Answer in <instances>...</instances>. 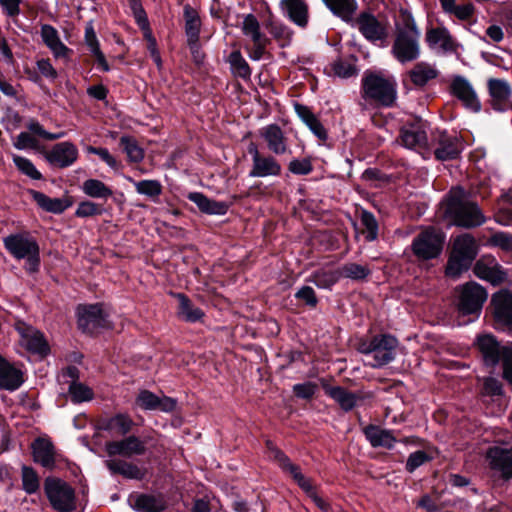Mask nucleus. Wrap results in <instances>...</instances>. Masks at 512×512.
Wrapping results in <instances>:
<instances>
[{
  "label": "nucleus",
  "mask_w": 512,
  "mask_h": 512,
  "mask_svg": "<svg viewBox=\"0 0 512 512\" xmlns=\"http://www.w3.org/2000/svg\"><path fill=\"white\" fill-rule=\"evenodd\" d=\"M420 32L411 14L403 12L396 21V37L392 54L400 63L412 62L420 56Z\"/></svg>",
  "instance_id": "1"
},
{
  "label": "nucleus",
  "mask_w": 512,
  "mask_h": 512,
  "mask_svg": "<svg viewBox=\"0 0 512 512\" xmlns=\"http://www.w3.org/2000/svg\"><path fill=\"white\" fill-rule=\"evenodd\" d=\"M3 245L16 260L25 261V270L29 273L38 271L40 265V248L37 240L28 232L10 234L3 238Z\"/></svg>",
  "instance_id": "2"
},
{
  "label": "nucleus",
  "mask_w": 512,
  "mask_h": 512,
  "mask_svg": "<svg viewBox=\"0 0 512 512\" xmlns=\"http://www.w3.org/2000/svg\"><path fill=\"white\" fill-rule=\"evenodd\" d=\"M486 221L479 206L467 200L462 189L450 190V225L463 228H474L481 226Z\"/></svg>",
  "instance_id": "3"
},
{
  "label": "nucleus",
  "mask_w": 512,
  "mask_h": 512,
  "mask_svg": "<svg viewBox=\"0 0 512 512\" xmlns=\"http://www.w3.org/2000/svg\"><path fill=\"white\" fill-rule=\"evenodd\" d=\"M487 298L486 289L474 281L455 288V305L459 314L463 316L478 318Z\"/></svg>",
  "instance_id": "4"
},
{
  "label": "nucleus",
  "mask_w": 512,
  "mask_h": 512,
  "mask_svg": "<svg viewBox=\"0 0 512 512\" xmlns=\"http://www.w3.org/2000/svg\"><path fill=\"white\" fill-rule=\"evenodd\" d=\"M397 345L395 337L384 334L375 336L370 341L360 342L358 349L367 356V365L379 368L394 360Z\"/></svg>",
  "instance_id": "5"
},
{
  "label": "nucleus",
  "mask_w": 512,
  "mask_h": 512,
  "mask_svg": "<svg viewBox=\"0 0 512 512\" xmlns=\"http://www.w3.org/2000/svg\"><path fill=\"white\" fill-rule=\"evenodd\" d=\"M44 491L56 511L72 512L76 509L75 491L62 479L47 477L44 481Z\"/></svg>",
  "instance_id": "6"
},
{
  "label": "nucleus",
  "mask_w": 512,
  "mask_h": 512,
  "mask_svg": "<svg viewBox=\"0 0 512 512\" xmlns=\"http://www.w3.org/2000/svg\"><path fill=\"white\" fill-rule=\"evenodd\" d=\"M267 448L270 457L276 460L279 466L286 472H289L297 484L312 498L314 503L323 511L329 510V504L319 497L313 490V486L308 478L300 471L299 467L290 462L289 458L282 453L271 442H267Z\"/></svg>",
  "instance_id": "7"
},
{
  "label": "nucleus",
  "mask_w": 512,
  "mask_h": 512,
  "mask_svg": "<svg viewBox=\"0 0 512 512\" xmlns=\"http://www.w3.org/2000/svg\"><path fill=\"white\" fill-rule=\"evenodd\" d=\"M365 98L373 99L383 105L390 106L396 99L395 83L376 73H366L362 80Z\"/></svg>",
  "instance_id": "8"
},
{
  "label": "nucleus",
  "mask_w": 512,
  "mask_h": 512,
  "mask_svg": "<svg viewBox=\"0 0 512 512\" xmlns=\"http://www.w3.org/2000/svg\"><path fill=\"white\" fill-rule=\"evenodd\" d=\"M445 234L435 228H428L419 233L412 241L411 249L419 260H430L442 252Z\"/></svg>",
  "instance_id": "9"
},
{
  "label": "nucleus",
  "mask_w": 512,
  "mask_h": 512,
  "mask_svg": "<svg viewBox=\"0 0 512 512\" xmlns=\"http://www.w3.org/2000/svg\"><path fill=\"white\" fill-rule=\"evenodd\" d=\"M76 314L78 327L83 332L94 333L111 328L109 312L102 304L79 305Z\"/></svg>",
  "instance_id": "10"
},
{
  "label": "nucleus",
  "mask_w": 512,
  "mask_h": 512,
  "mask_svg": "<svg viewBox=\"0 0 512 512\" xmlns=\"http://www.w3.org/2000/svg\"><path fill=\"white\" fill-rule=\"evenodd\" d=\"M476 255V243L469 234L455 239L453 252L450 253V275L468 269Z\"/></svg>",
  "instance_id": "11"
},
{
  "label": "nucleus",
  "mask_w": 512,
  "mask_h": 512,
  "mask_svg": "<svg viewBox=\"0 0 512 512\" xmlns=\"http://www.w3.org/2000/svg\"><path fill=\"white\" fill-rule=\"evenodd\" d=\"M450 92L461 101L462 105L471 112H479L481 104L471 82L460 75L453 76L450 82Z\"/></svg>",
  "instance_id": "12"
},
{
  "label": "nucleus",
  "mask_w": 512,
  "mask_h": 512,
  "mask_svg": "<svg viewBox=\"0 0 512 512\" xmlns=\"http://www.w3.org/2000/svg\"><path fill=\"white\" fill-rule=\"evenodd\" d=\"M248 152L252 156V169L249 172L250 177L264 178L269 176H278L281 173L280 163L270 155H261L254 144H250Z\"/></svg>",
  "instance_id": "13"
},
{
  "label": "nucleus",
  "mask_w": 512,
  "mask_h": 512,
  "mask_svg": "<svg viewBox=\"0 0 512 512\" xmlns=\"http://www.w3.org/2000/svg\"><path fill=\"white\" fill-rule=\"evenodd\" d=\"M400 139L409 149L423 148L427 145V124L422 119H415L401 128Z\"/></svg>",
  "instance_id": "14"
},
{
  "label": "nucleus",
  "mask_w": 512,
  "mask_h": 512,
  "mask_svg": "<svg viewBox=\"0 0 512 512\" xmlns=\"http://www.w3.org/2000/svg\"><path fill=\"white\" fill-rule=\"evenodd\" d=\"M16 330L20 335L21 345L28 351L41 356L49 352V346L39 330L23 322L17 323Z\"/></svg>",
  "instance_id": "15"
},
{
  "label": "nucleus",
  "mask_w": 512,
  "mask_h": 512,
  "mask_svg": "<svg viewBox=\"0 0 512 512\" xmlns=\"http://www.w3.org/2000/svg\"><path fill=\"white\" fill-rule=\"evenodd\" d=\"M46 161L58 168H66L73 165L78 158L77 147L69 142L64 141L52 146L44 155Z\"/></svg>",
  "instance_id": "16"
},
{
  "label": "nucleus",
  "mask_w": 512,
  "mask_h": 512,
  "mask_svg": "<svg viewBox=\"0 0 512 512\" xmlns=\"http://www.w3.org/2000/svg\"><path fill=\"white\" fill-rule=\"evenodd\" d=\"M473 272L478 278L494 286L501 284L506 279V272L496 259L489 255L483 256L477 260L473 267Z\"/></svg>",
  "instance_id": "17"
},
{
  "label": "nucleus",
  "mask_w": 512,
  "mask_h": 512,
  "mask_svg": "<svg viewBox=\"0 0 512 512\" xmlns=\"http://www.w3.org/2000/svg\"><path fill=\"white\" fill-rule=\"evenodd\" d=\"M323 389L344 411L354 409L368 397L363 391L353 392L342 386L323 385Z\"/></svg>",
  "instance_id": "18"
},
{
  "label": "nucleus",
  "mask_w": 512,
  "mask_h": 512,
  "mask_svg": "<svg viewBox=\"0 0 512 512\" xmlns=\"http://www.w3.org/2000/svg\"><path fill=\"white\" fill-rule=\"evenodd\" d=\"M105 450L110 457L122 456L131 458L145 453V443L138 437L131 435L118 441L106 443Z\"/></svg>",
  "instance_id": "19"
},
{
  "label": "nucleus",
  "mask_w": 512,
  "mask_h": 512,
  "mask_svg": "<svg viewBox=\"0 0 512 512\" xmlns=\"http://www.w3.org/2000/svg\"><path fill=\"white\" fill-rule=\"evenodd\" d=\"M259 136L265 141L269 151L275 155L289 152L287 138L282 129L276 124H269L259 130Z\"/></svg>",
  "instance_id": "20"
},
{
  "label": "nucleus",
  "mask_w": 512,
  "mask_h": 512,
  "mask_svg": "<svg viewBox=\"0 0 512 512\" xmlns=\"http://www.w3.org/2000/svg\"><path fill=\"white\" fill-rule=\"evenodd\" d=\"M479 350L482 354L484 363L487 366L494 367L501 360L503 362V352L512 350L508 347H502L498 341L490 334L481 335L477 339Z\"/></svg>",
  "instance_id": "21"
},
{
  "label": "nucleus",
  "mask_w": 512,
  "mask_h": 512,
  "mask_svg": "<svg viewBox=\"0 0 512 512\" xmlns=\"http://www.w3.org/2000/svg\"><path fill=\"white\" fill-rule=\"evenodd\" d=\"M490 468L504 478L512 477V448L492 447L487 452Z\"/></svg>",
  "instance_id": "22"
},
{
  "label": "nucleus",
  "mask_w": 512,
  "mask_h": 512,
  "mask_svg": "<svg viewBox=\"0 0 512 512\" xmlns=\"http://www.w3.org/2000/svg\"><path fill=\"white\" fill-rule=\"evenodd\" d=\"M33 459L43 467L52 469L55 465V448L47 436L36 438L31 444Z\"/></svg>",
  "instance_id": "23"
},
{
  "label": "nucleus",
  "mask_w": 512,
  "mask_h": 512,
  "mask_svg": "<svg viewBox=\"0 0 512 512\" xmlns=\"http://www.w3.org/2000/svg\"><path fill=\"white\" fill-rule=\"evenodd\" d=\"M357 26L362 35L371 42L384 40L387 36L385 25L371 14L362 13L357 19Z\"/></svg>",
  "instance_id": "24"
},
{
  "label": "nucleus",
  "mask_w": 512,
  "mask_h": 512,
  "mask_svg": "<svg viewBox=\"0 0 512 512\" xmlns=\"http://www.w3.org/2000/svg\"><path fill=\"white\" fill-rule=\"evenodd\" d=\"M23 382L22 371L0 355V389L15 391Z\"/></svg>",
  "instance_id": "25"
},
{
  "label": "nucleus",
  "mask_w": 512,
  "mask_h": 512,
  "mask_svg": "<svg viewBox=\"0 0 512 512\" xmlns=\"http://www.w3.org/2000/svg\"><path fill=\"white\" fill-rule=\"evenodd\" d=\"M41 38L57 59L67 60L70 49L61 41L58 31L49 24L41 26Z\"/></svg>",
  "instance_id": "26"
},
{
  "label": "nucleus",
  "mask_w": 512,
  "mask_h": 512,
  "mask_svg": "<svg viewBox=\"0 0 512 512\" xmlns=\"http://www.w3.org/2000/svg\"><path fill=\"white\" fill-rule=\"evenodd\" d=\"M488 88L494 109L498 111L506 110L511 96V88L508 82L501 79H490Z\"/></svg>",
  "instance_id": "27"
},
{
  "label": "nucleus",
  "mask_w": 512,
  "mask_h": 512,
  "mask_svg": "<svg viewBox=\"0 0 512 512\" xmlns=\"http://www.w3.org/2000/svg\"><path fill=\"white\" fill-rule=\"evenodd\" d=\"M283 13L296 25L305 27L308 23V6L304 0H282Z\"/></svg>",
  "instance_id": "28"
},
{
  "label": "nucleus",
  "mask_w": 512,
  "mask_h": 512,
  "mask_svg": "<svg viewBox=\"0 0 512 512\" xmlns=\"http://www.w3.org/2000/svg\"><path fill=\"white\" fill-rule=\"evenodd\" d=\"M185 16V33L190 50L194 52L197 49L199 41L201 21L197 12L190 6L184 8Z\"/></svg>",
  "instance_id": "29"
},
{
  "label": "nucleus",
  "mask_w": 512,
  "mask_h": 512,
  "mask_svg": "<svg viewBox=\"0 0 512 512\" xmlns=\"http://www.w3.org/2000/svg\"><path fill=\"white\" fill-rule=\"evenodd\" d=\"M129 502L138 512H161L165 508V502L160 496L141 494L132 496Z\"/></svg>",
  "instance_id": "30"
},
{
  "label": "nucleus",
  "mask_w": 512,
  "mask_h": 512,
  "mask_svg": "<svg viewBox=\"0 0 512 512\" xmlns=\"http://www.w3.org/2000/svg\"><path fill=\"white\" fill-rule=\"evenodd\" d=\"M188 198L196 204L202 212L207 214L224 215L228 210V205L225 202L209 199L199 192L190 193Z\"/></svg>",
  "instance_id": "31"
},
{
  "label": "nucleus",
  "mask_w": 512,
  "mask_h": 512,
  "mask_svg": "<svg viewBox=\"0 0 512 512\" xmlns=\"http://www.w3.org/2000/svg\"><path fill=\"white\" fill-rule=\"evenodd\" d=\"M105 464L112 474H120L128 479H141L144 475L138 466L125 460L110 458Z\"/></svg>",
  "instance_id": "32"
},
{
  "label": "nucleus",
  "mask_w": 512,
  "mask_h": 512,
  "mask_svg": "<svg viewBox=\"0 0 512 512\" xmlns=\"http://www.w3.org/2000/svg\"><path fill=\"white\" fill-rule=\"evenodd\" d=\"M328 9L343 21H350L355 14L358 4L356 0H322Z\"/></svg>",
  "instance_id": "33"
},
{
  "label": "nucleus",
  "mask_w": 512,
  "mask_h": 512,
  "mask_svg": "<svg viewBox=\"0 0 512 512\" xmlns=\"http://www.w3.org/2000/svg\"><path fill=\"white\" fill-rule=\"evenodd\" d=\"M365 435L373 447L392 448L396 439L393 434L378 426H368Z\"/></svg>",
  "instance_id": "34"
},
{
  "label": "nucleus",
  "mask_w": 512,
  "mask_h": 512,
  "mask_svg": "<svg viewBox=\"0 0 512 512\" xmlns=\"http://www.w3.org/2000/svg\"><path fill=\"white\" fill-rule=\"evenodd\" d=\"M132 426V419L128 415L122 413L109 418L101 425L102 429L118 435L127 434L131 430Z\"/></svg>",
  "instance_id": "35"
},
{
  "label": "nucleus",
  "mask_w": 512,
  "mask_h": 512,
  "mask_svg": "<svg viewBox=\"0 0 512 512\" xmlns=\"http://www.w3.org/2000/svg\"><path fill=\"white\" fill-rule=\"evenodd\" d=\"M35 202L44 210L52 213H62L67 209L68 203L60 198H50L42 192L32 191Z\"/></svg>",
  "instance_id": "36"
},
{
  "label": "nucleus",
  "mask_w": 512,
  "mask_h": 512,
  "mask_svg": "<svg viewBox=\"0 0 512 512\" xmlns=\"http://www.w3.org/2000/svg\"><path fill=\"white\" fill-rule=\"evenodd\" d=\"M82 191L89 197L106 199L112 196V190L98 179H87L82 184Z\"/></svg>",
  "instance_id": "37"
},
{
  "label": "nucleus",
  "mask_w": 512,
  "mask_h": 512,
  "mask_svg": "<svg viewBox=\"0 0 512 512\" xmlns=\"http://www.w3.org/2000/svg\"><path fill=\"white\" fill-rule=\"evenodd\" d=\"M411 81L416 86H424L429 80L437 76L436 70L427 63H418L409 72Z\"/></svg>",
  "instance_id": "38"
},
{
  "label": "nucleus",
  "mask_w": 512,
  "mask_h": 512,
  "mask_svg": "<svg viewBox=\"0 0 512 512\" xmlns=\"http://www.w3.org/2000/svg\"><path fill=\"white\" fill-rule=\"evenodd\" d=\"M228 62L234 76L244 80L250 79L251 69L239 51H233L229 55Z\"/></svg>",
  "instance_id": "39"
},
{
  "label": "nucleus",
  "mask_w": 512,
  "mask_h": 512,
  "mask_svg": "<svg viewBox=\"0 0 512 512\" xmlns=\"http://www.w3.org/2000/svg\"><path fill=\"white\" fill-rule=\"evenodd\" d=\"M177 298L179 300L178 314L180 317L188 322H196L202 318V310L193 306L191 301L185 295L178 294Z\"/></svg>",
  "instance_id": "40"
},
{
  "label": "nucleus",
  "mask_w": 512,
  "mask_h": 512,
  "mask_svg": "<svg viewBox=\"0 0 512 512\" xmlns=\"http://www.w3.org/2000/svg\"><path fill=\"white\" fill-rule=\"evenodd\" d=\"M341 278L340 270H320L312 275L313 283L322 289H329Z\"/></svg>",
  "instance_id": "41"
},
{
  "label": "nucleus",
  "mask_w": 512,
  "mask_h": 512,
  "mask_svg": "<svg viewBox=\"0 0 512 512\" xmlns=\"http://www.w3.org/2000/svg\"><path fill=\"white\" fill-rule=\"evenodd\" d=\"M133 183L137 193L145 195L150 198L158 197L162 192V186L157 180H142L134 181L132 178H128Z\"/></svg>",
  "instance_id": "42"
},
{
  "label": "nucleus",
  "mask_w": 512,
  "mask_h": 512,
  "mask_svg": "<svg viewBox=\"0 0 512 512\" xmlns=\"http://www.w3.org/2000/svg\"><path fill=\"white\" fill-rule=\"evenodd\" d=\"M339 270L341 278L344 277L356 281L365 279L371 272L368 266L357 263H346Z\"/></svg>",
  "instance_id": "43"
},
{
  "label": "nucleus",
  "mask_w": 512,
  "mask_h": 512,
  "mask_svg": "<svg viewBox=\"0 0 512 512\" xmlns=\"http://www.w3.org/2000/svg\"><path fill=\"white\" fill-rule=\"evenodd\" d=\"M242 32L252 42L266 38L260 31L258 20L252 14H248L244 17L242 22Z\"/></svg>",
  "instance_id": "44"
},
{
  "label": "nucleus",
  "mask_w": 512,
  "mask_h": 512,
  "mask_svg": "<svg viewBox=\"0 0 512 512\" xmlns=\"http://www.w3.org/2000/svg\"><path fill=\"white\" fill-rule=\"evenodd\" d=\"M120 146L123 148L130 161L140 162L144 158V151L137 144L135 139L128 136H123L120 139Z\"/></svg>",
  "instance_id": "45"
},
{
  "label": "nucleus",
  "mask_w": 512,
  "mask_h": 512,
  "mask_svg": "<svg viewBox=\"0 0 512 512\" xmlns=\"http://www.w3.org/2000/svg\"><path fill=\"white\" fill-rule=\"evenodd\" d=\"M427 42L432 49L445 52L448 45V37L445 28H431L427 32Z\"/></svg>",
  "instance_id": "46"
},
{
  "label": "nucleus",
  "mask_w": 512,
  "mask_h": 512,
  "mask_svg": "<svg viewBox=\"0 0 512 512\" xmlns=\"http://www.w3.org/2000/svg\"><path fill=\"white\" fill-rule=\"evenodd\" d=\"M69 395L74 403H81L92 400L94 393L87 385L73 381L69 386Z\"/></svg>",
  "instance_id": "47"
},
{
  "label": "nucleus",
  "mask_w": 512,
  "mask_h": 512,
  "mask_svg": "<svg viewBox=\"0 0 512 512\" xmlns=\"http://www.w3.org/2000/svg\"><path fill=\"white\" fill-rule=\"evenodd\" d=\"M12 159L17 169L24 175L33 180H40L42 178V174L37 170L35 165L28 158L19 155H13Z\"/></svg>",
  "instance_id": "48"
},
{
  "label": "nucleus",
  "mask_w": 512,
  "mask_h": 512,
  "mask_svg": "<svg viewBox=\"0 0 512 512\" xmlns=\"http://www.w3.org/2000/svg\"><path fill=\"white\" fill-rule=\"evenodd\" d=\"M39 478L36 472L27 466L22 467V487L28 494H33L39 489Z\"/></svg>",
  "instance_id": "49"
},
{
  "label": "nucleus",
  "mask_w": 512,
  "mask_h": 512,
  "mask_svg": "<svg viewBox=\"0 0 512 512\" xmlns=\"http://www.w3.org/2000/svg\"><path fill=\"white\" fill-rule=\"evenodd\" d=\"M361 223L365 228V239L367 241H374L378 236V223L374 215L368 211H363Z\"/></svg>",
  "instance_id": "50"
},
{
  "label": "nucleus",
  "mask_w": 512,
  "mask_h": 512,
  "mask_svg": "<svg viewBox=\"0 0 512 512\" xmlns=\"http://www.w3.org/2000/svg\"><path fill=\"white\" fill-rule=\"evenodd\" d=\"M330 74L340 78H349L356 74V67L352 63L339 59L330 65Z\"/></svg>",
  "instance_id": "51"
},
{
  "label": "nucleus",
  "mask_w": 512,
  "mask_h": 512,
  "mask_svg": "<svg viewBox=\"0 0 512 512\" xmlns=\"http://www.w3.org/2000/svg\"><path fill=\"white\" fill-rule=\"evenodd\" d=\"M135 404L143 410H156L158 396L151 391L141 390L135 399Z\"/></svg>",
  "instance_id": "52"
},
{
  "label": "nucleus",
  "mask_w": 512,
  "mask_h": 512,
  "mask_svg": "<svg viewBox=\"0 0 512 512\" xmlns=\"http://www.w3.org/2000/svg\"><path fill=\"white\" fill-rule=\"evenodd\" d=\"M13 146L18 150H36L39 148V142L31 133L21 132L15 137Z\"/></svg>",
  "instance_id": "53"
},
{
  "label": "nucleus",
  "mask_w": 512,
  "mask_h": 512,
  "mask_svg": "<svg viewBox=\"0 0 512 512\" xmlns=\"http://www.w3.org/2000/svg\"><path fill=\"white\" fill-rule=\"evenodd\" d=\"M27 128L32 135H38L46 140H57V139L63 138L65 135L64 132L50 133V132L46 131L38 121H35V120H31L27 124Z\"/></svg>",
  "instance_id": "54"
},
{
  "label": "nucleus",
  "mask_w": 512,
  "mask_h": 512,
  "mask_svg": "<svg viewBox=\"0 0 512 512\" xmlns=\"http://www.w3.org/2000/svg\"><path fill=\"white\" fill-rule=\"evenodd\" d=\"M429 460H431V456H429L426 452L422 450H418L409 455L406 462V469L409 472H414L417 468H419Z\"/></svg>",
  "instance_id": "55"
},
{
  "label": "nucleus",
  "mask_w": 512,
  "mask_h": 512,
  "mask_svg": "<svg viewBox=\"0 0 512 512\" xmlns=\"http://www.w3.org/2000/svg\"><path fill=\"white\" fill-rule=\"evenodd\" d=\"M101 212V208L96 203L91 201H83L78 205L75 211V215L81 218H85L101 214Z\"/></svg>",
  "instance_id": "56"
},
{
  "label": "nucleus",
  "mask_w": 512,
  "mask_h": 512,
  "mask_svg": "<svg viewBox=\"0 0 512 512\" xmlns=\"http://www.w3.org/2000/svg\"><path fill=\"white\" fill-rule=\"evenodd\" d=\"M86 151L90 154L98 155L100 159L104 161L110 168H118L117 160L110 154V152L106 148H96L93 146H88L86 148Z\"/></svg>",
  "instance_id": "57"
},
{
  "label": "nucleus",
  "mask_w": 512,
  "mask_h": 512,
  "mask_svg": "<svg viewBox=\"0 0 512 512\" xmlns=\"http://www.w3.org/2000/svg\"><path fill=\"white\" fill-rule=\"evenodd\" d=\"M313 167L308 159H294L289 163V171L296 175H307Z\"/></svg>",
  "instance_id": "58"
},
{
  "label": "nucleus",
  "mask_w": 512,
  "mask_h": 512,
  "mask_svg": "<svg viewBox=\"0 0 512 512\" xmlns=\"http://www.w3.org/2000/svg\"><path fill=\"white\" fill-rule=\"evenodd\" d=\"M317 390V385L313 382H305L300 384H295L293 386V392L295 395L302 399H310L313 397Z\"/></svg>",
  "instance_id": "59"
},
{
  "label": "nucleus",
  "mask_w": 512,
  "mask_h": 512,
  "mask_svg": "<svg viewBox=\"0 0 512 512\" xmlns=\"http://www.w3.org/2000/svg\"><path fill=\"white\" fill-rule=\"evenodd\" d=\"M444 502L436 495H425L419 501V506L428 511H436L443 507Z\"/></svg>",
  "instance_id": "60"
},
{
  "label": "nucleus",
  "mask_w": 512,
  "mask_h": 512,
  "mask_svg": "<svg viewBox=\"0 0 512 512\" xmlns=\"http://www.w3.org/2000/svg\"><path fill=\"white\" fill-rule=\"evenodd\" d=\"M295 297L304 301L309 306H316L317 298L313 288L310 286L301 287L295 294Z\"/></svg>",
  "instance_id": "61"
},
{
  "label": "nucleus",
  "mask_w": 512,
  "mask_h": 512,
  "mask_svg": "<svg viewBox=\"0 0 512 512\" xmlns=\"http://www.w3.org/2000/svg\"><path fill=\"white\" fill-rule=\"evenodd\" d=\"M491 241L494 245L501 247L505 250L512 249V237L504 232L495 233L491 237Z\"/></svg>",
  "instance_id": "62"
},
{
  "label": "nucleus",
  "mask_w": 512,
  "mask_h": 512,
  "mask_svg": "<svg viewBox=\"0 0 512 512\" xmlns=\"http://www.w3.org/2000/svg\"><path fill=\"white\" fill-rule=\"evenodd\" d=\"M450 13L455 14L459 19L465 20L473 13V6L471 4L452 5L450 3Z\"/></svg>",
  "instance_id": "63"
},
{
  "label": "nucleus",
  "mask_w": 512,
  "mask_h": 512,
  "mask_svg": "<svg viewBox=\"0 0 512 512\" xmlns=\"http://www.w3.org/2000/svg\"><path fill=\"white\" fill-rule=\"evenodd\" d=\"M503 377L512 385V350L503 352Z\"/></svg>",
  "instance_id": "64"
}]
</instances>
